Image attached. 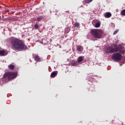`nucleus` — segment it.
<instances>
[{
	"label": "nucleus",
	"instance_id": "2",
	"mask_svg": "<svg viewBox=\"0 0 125 125\" xmlns=\"http://www.w3.org/2000/svg\"><path fill=\"white\" fill-rule=\"evenodd\" d=\"M118 51L122 54H124L125 53V48H124V47H122L121 45L117 46V47H116V48H114V49H113L111 46H109L107 47V49H106V51H105L106 53L110 54Z\"/></svg>",
	"mask_w": 125,
	"mask_h": 125
},
{
	"label": "nucleus",
	"instance_id": "16",
	"mask_svg": "<svg viewBox=\"0 0 125 125\" xmlns=\"http://www.w3.org/2000/svg\"><path fill=\"white\" fill-rule=\"evenodd\" d=\"M121 15L122 16H125V9H123L121 11Z\"/></svg>",
	"mask_w": 125,
	"mask_h": 125
},
{
	"label": "nucleus",
	"instance_id": "14",
	"mask_svg": "<svg viewBox=\"0 0 125 125\" xmlns=\"http://www.w3.org/2000/svg\"><path fill=\"white\" fill-rule=\"evenodd\" d=\"M40 28L39 24H37V23H36L34 25V29H38Z\"/></svg>",
	"mask_w": 125,
	"mask_h": 125
},
{
	"label": "nucleus",
	"instance_id": "19",
	"mask_svg": "<svg viewBox=\"0 0 125 125\" xmlns=\"http://www.w3.org/2000/svg\"><path fill=\"white\" fill-rule=\"evenodd\" d=\"M93 1V0H85L84 2L86 3H89Z\"/></svg>",
	"mask_w": 125,
	"mask_h": 125
},
{
	"label": "nucleus",
	"instance_id": "8",
	"mask_svg": "<svg viewBox=\"0 0 125 125\" xmlns=\"http://www.w3.org/2000/svg\"><path fill=\"white\" fill-rule=\"evenodd\" d=\"M77 50L79 52H82L83 51V48L81 46V45H77Z\"/></svg>",
	"mask_w": 125,
	"mask_h": 125
},
{
	"label": "nucleus",
	"instance_id": "3",
	"mask_svg": "<svg viewBox=\"0 0 125 125\" xmlns=\"http://www.w3.org/2000/svg\"><path fill=\"white\" fill-rule=\"evenodd\" d=\"M91 35L95 39H100L102 37L103 32L101 30H97V29H92L91 30Z\"/></svg>",
	"mask_w": 125,
	"mask_h": 125
},
{
	"label": "nucleus",
	"instance_id": "7",
	"mask_svg": "<svg viewBox=\"0 0 125 125\" xmlns=\"http://www.w3.org/2000/svg\"><path fill=\"white\" fill-rule=\"evenodd\" d=\"M112 16V14L110 12H105L104 13V17L109 18Z\"/></svg>",
	"mask_w": 125,
	"mask_h": 125
},
{
	"label": "nucleus",
	"instance_id": "6",
	"mask_svg": "<svg viewBox=\"0 0 125 125\" xmlns=\"http://www.w3.org/2000/svg\"><path fill=\"white\" fill-rule=\"evenodd\" d=\"M33 56L34 57L35 61L38 62H41L43 61V60L38 55L33 54Z\"/></svg>",
	"mask_w": 125,
	"mask_h": 125
},
{
	"label": "nucleus",
	"instance_id": "18",
	"mask_svg": "<svg viewBox=\"0 0 125 125\" xmlns=\"http://www.w3.org/2000/svg\"><path fill=\"white\" fill-rule=\"evenodd\" d=\"M72 65L74 66H76L77 65V62H76L75 61H73L72 62Z\"/></svg>",
	"mask_w": 125,
	"mask_h": 125
},
{
	"label": "nucleus",
	"instance_id": "17",
	"mask_svg": "<svg viewBox=\"0 0 125 125\" xmlns=\"http://www.w3.org/2000/svg\"><path fill=\"white\" fill-rule=\"evenodd\" d=\"M74 25L75 27H77L78 28L80 27V23H79V22H75V23H74Z\"/></svg>",
	"mask_w": 125,
	"mask_h": 125
},
{
	"label": "nucleus",
	"instance_id": "10",
	"mask_svg": "<svg viewBox=\"0 0 125 125\" xmlns=\"http://www.w3.org/2000/svg\"><path fill=\"white\" fill-rule=\"evenodd\" d=\"M84 58V57H83L82 56L79 57L77 60L78 62L79 63L81 62L83 60Z\"/></svg>",
	"mask_w": 125,
	"mask_h": 125
},
{
	"label": "nucleus",
	"instance_id": "20",
	"mask_svg": "<svg viewBox=\"0 0 125 125\" xmlns=\"http://www.w3.org/2000/svg\"><path fill=\"white\" fill-rule=\"evenodd\" d=\"M118 33V30H115L114 32H113V35H116Z\"/></svg>",
	"mask_w": 125,
	"mask_h": 125
},
{
	"label": "nucleus",
	"instance_id": "9",
	"mask_svg": "<svg viewBox=\"0 0 125 125\" xmlns=\"http://www.w3.org/2000/svg\"><path fill=\"white\" fill-rule=\"evenodd\" d=\"M57 72L56 71L53 72L51 74V77L52 78H55L57 75Z\"/></svg>",
	"mask_w": 125,
	"mask_h": 125
},
{
	"label": "nucleus",
	"instance_id": "21",
	"mask_svg": "<svg viewBox=\"0 0 125 125\" xmlns=\"http://www.w3.org/2000/svg\"><path fill=\"white\" fill-rule=\"evenodd\" d=\"M6 12H9V10L8 9H6Z\"/></svg>",
	"mask_w": 125,
	"mask_h": 125
},
{
	"label": "nucleus",
	"instance_id": "4",
	"mask_svg": "<svg viewBox=\"0 0 125 125\" xmlns=\"http://www.w3.org/2000/svg\"><path fill=\"white\" fill-rule=\"evenodd\" d=\"M17 73L7 72L4 75V77L6 78H7L8 80L10 81L13 79L16 78L17 77Z\"/></svg>",
	"mask_w": 125,
	"mask_h": 125
},
{
	"label": "nucleus",
	"instance_id": "22",
	"mask_svg": "<svg viewBox=\"0 0 125 125\" xmlns=\"http://www.w3.org/2000/svg\"><path fill=\"white\" fill-rule=\"evenodd\" d=\"M1 16H0V20L1 19Z\"/></svg>",
	"mask_w": 125,
	"mask_h": 125
},
{
	"label": "nucleus",
	"instance_id": "12",
	"mask_svg": "<svg viewBox=\"0 0 125 125\" xmlns=\"http://www.w3.org/2000/svg\"><path fill=\"white\" fill-rule=\"evenodd\" d=\"M43 19V17L42 16H40L37 18V21H40L42 20Z\"/></svg>",
	"mask_w": 125,
	"mask_h": 125
},
{
	"label": "nucleus",
	"instance_id": "13",
	"mask_svg": "<svg viewBox=\"0 0 125 125\" xmlns=\"http://www.w3.org/2000/svg\"><path fill=\"white\" fill-rule=\"evenodd\" d=\"M5 52L4 50L0 51V56H4L5 55Z\"/></svg>",
	"mask_w": 125,
	"mask_h": 125
},
{
	"label": "nucleus",
	"instance_id": "15",
	"mask_svg": "<svg viewBox=\"0 0 125 125\" xmlns=\"http://www.w3.org/2000/svg\"><path fill=\"white\" fill-rule=\"evenodd\" d=\"M100 26H101L100 22H97L95 25V27H96V28H99L100 27Z\"/></svg>",
	"mask_w": 125,
	"mask_h": 125
},
{
	"label": "nucleus",
	"instance_id": "5",
	"mask_svg": "<svg viewBox=\"0 0 125 125\" xmlns=\"http://www.w3.org/2000/svg\"><path fill=\"white\" fill-rule=\"evenodd\" d=\"M122 56L119 53H117V54H113L111 58L112 60H114V61H120L122 59Z\"/></svg>",
	"mask_w": 125,
	"mask_h": 125
},
{
	"label": "nucleus",
	"instance_id": "1",
	"mask_svg": "<svg viewBox=\"0 0 125 125\" xmlns=\"http://www.w3.org/2000/svg\"><path fill=\"white\" fill-rule=\"evenodd\" d=\"M11 49L15 51L25 50L27 49V46L22 40L18 38H13L11 41Z\"/></svg>",
	"mask_w": 125,
	"mask_h": 125
},
{
	"label": "nucleus",
	"instance_id": "11",
	"mask_svg": "<svg viewBox=\"0 0 125 125\" xmlns=\"http://www.w3.org/2000/svg\"><path fill=\"white\" fill-rule=\"evenodd\" d=\"M8 68L11 70H13L15 69V66H14L12 64H10L8 65Z\"/></svg>",
	"mask_w": 125,
	"mask_h": 125
}]
</instances>
